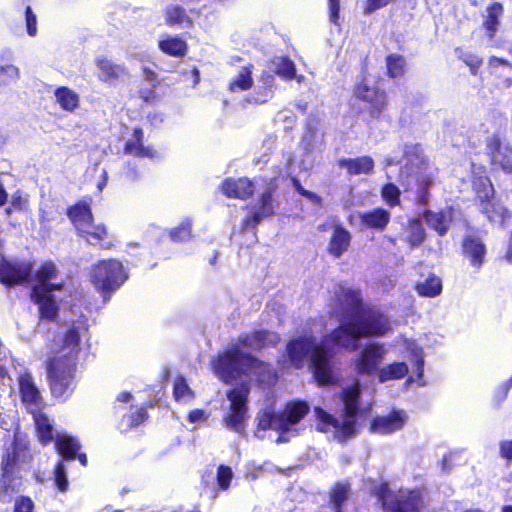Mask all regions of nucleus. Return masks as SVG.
I'll list each match as a JSON object with an SVG mask.
<instances>
[{
	"instance_id": "nucleus-10",
	"label": "nucleus",
	"mask_w": 512,
	"mask_h": 512,
	"mask_svg": "<svg viewBox=\"0 0 512 512\" xmlns=\"http://www.w3.org/2000/svg\"><path fill=\"white\" fill-rule=\"evenodd\" d=\"M32 271L31 264L27 261L0 260V282L5 285H17L24 283Z\"/></svg>"
},
{
	"instance_id": "nucleus-53",
	"label": "nucleus",
	"mask_w": 512,
	"mask_h": 512,
	"mask_svg": "<svg viewBox=\"0 0 512 512\" xmlns=\"http://www.w3.org/2000/svg\"><path fill=\"white\" fill-rule=\"evenodd\" d=\"M34 508L33 501L28 497H20L16 500L14 512H32Z\"/></svg>"
},
{
	"instance_id": "nucleus-3",
	"label": "nucleus",
	"mask_w": 512,
	"mask_h": 512,
	"mask_svg": "<svg viewBox=\"0 0 512 512\" xmlns=\"http://www.w3.org/2000/svg\"><path fill=\"white\" fill-rule=\"evenodd\" d=\"M85 327L73 326L65 334L63 345L55 356L48 363V377L52 394L61 398L72 389L75 361L80 351L81 333Z\"/></svg>"
},
{
	"instance_id": "nucleus-2",
	"label": "nucleus",
	"mask_w": 512,
	"mask_h": 512,
	"mask_svg": "<svg viewBox=\"0 0 512 512\" xmlns=\"http://www.w3.org/2000/svg\"><path fill=\"white\" fill-rule=\"evenodd\" d=\"M279 341L280 337L275 332L255 331L241 335L237 342L231 343L224 352L213 359L212 369L220 380L228 384L241 381L240 386L227 391L229 407L222 420L226 428L241 433L248 418L249 386L242 378L255 379L262 383H270L275 379V373L269 364L258 361L245 353L243 348L260 349L274 346Z\"/></svg>"
},
{
	"instance_id": "nucleus-5",
	"label": "nucleus",
	"mask_w": 512,
	"mask_h": 512,
	"mask_svg": "<svg viewBox=\"0 0 512 512\" xmlns=\"http://www.w3.org/2000/svg\"><path fill=\"white\" fill-rule=\"evenodd\" d=\"M56 266L51 262L41 265L36 273V284L32 290V299L38 305L40 317L52 320L57 315L58 307L51 292L59 290L62 283H54Z\"/></svg>"
},
{
	"instance_id": "nucleus-11",
	"label": "nucleus",
	"mask_w": 512,
	"mask_h": 512,
	"mask_svg": "<svg viewBox=\"0 0 512 512\" xmlns=\"http://www.w3.org/2000/svg\"><path fill=\"white\" fill-rule=\"evenodd\" d=\"M385 349L379 344L367 345L353 360L354 369L358 373L372 374L383 361Z\"/></svg>"
},
{
	"instance_id": "nucleus-28",
	"label": "nucleus",
	"mask_w": 512,
	"mask_h": 512,
	"mask_svg": "<svg viewBox=\"0 0 512 512\" xmlns=\"http://www.w3.org/2000/svg\"><path fill=\"white\" fill-rule=\"evenodd\" d=\"M408 373V367L404 362H394L386 365L379 370V380L386 382L389 380H397L405 377Z\"/></svg>"
},
{
	"instance_id": "nucleus-12",
	"label": "nucleus",
	"mask_w": 512,
	"mask_h": 512,
	"mask_svg": "<svg viewBox=\"0 0 512 512\" xmlns=\"http://www.w3.org/2000/svg\"><path fill=\"white\" fill-rule=\"evenodd\" d=\"M408 421L403 410H393L387 415L377 416L370 424V431L377 434H391L401 430Z\"/></svg>"
},
{
	"instance_id": "nucleus-35",
	"label": "nucleus",
	"mask_w": 512,
	"mask_h": 512,
	"mask_svg": "<svg viewBox=\"0 0 512 512\" xmlns=\"http://www.w3.org/2000/svg\"><path fill=\"white\" fill-rule=\"evenodd\" d=\"M407 240L412 246L419 245L423 242L425 237L424 229L418 220H411L408 224Z\"/></svg>"
},
{
	"instance_id": "nucleus-8",
	"label": "nucleus",
	"mask_w": 512,
	"mask_h": 512,
	"mask_svg": "<svg viewBox=\"0 0 512 512\" xmlns=\"http://www.w3.org/2000/svg\"><path fill=\"white\" fill-rule=\"evenodd\" d=\"M127 276L123 265L117 260H103L93 266L90 272V281L96 289L103 293L118 289Z\"/></svg>"
},
{
	"instance_id": "nucleus-25",
	"label": "nucleus",
	"mask_w": 512,
	"mask_h": 512,
	"mask_svg": "<svg viewBox=\"0 0 512 512\" xmlns=\"http://www.w3.org/2000/svg\"><path fill=\"white\" fill-rule=\"evenodd\" d=\"M56 102L61 108L68 112H73L79 106V95L68 87H59L54 93Z\"/></svg>"
},
{
	"instance_id": "nucleus-7",
	"label": "nucleus",
	"mask_w": 512,
	"mask_h": 512,
	"mask_svg": "<svg viewBox=\"0 0 512 512\" xmlns=\"http://www.w3.org/2000/svg\"><path fill=\"white\" fill-rule=\"evenodd\" d=\"M68 215L73 222L79 236L88 243L95 245L103 241L108 236V231L104 224H95L89 205L84 203L76 204L71 207Z\"/></svg>"
},
{
	"instance_id": "nucleus-43",
	"label": "nucleus",
	"mask_w": 512,
	"mask_h": 512,
	"mask_svg": "<svg viewBox=\"0 0 512 512\" xmlns=\"http://www.w3.org/2000/svg\"><path fill=\"white\" fill-rule=\"evenodd\" d=\"M233 479V472L230 467L220 465L217 469V483L221 490H227Z\"/></svg>"
},
{
	"instance_id": "nucleus-6",
	"label": "nucleus",
	"mask_w": 512,
	"mask_h": 512,
	"mask_svg": "<svg viewBox=\"0 0 512 512\" xmlns=\"http://www.w3.org/2000/svg\"><path fill=\"white\" fill-rule=\"evenodd\" d=\"M375 494L386 512H420L421 498L417 491L389 489L386 483L375 488Z\"/></svg>"
},
{
	"instance_id": "nucleus-54",
	"label": "nucleus",
	"mask_w": 512,
	"mask_h": 512,
	"mask_svg": "<svg viewBox=\"0 0 512 512\" xmlns=\"http://www.w3.org/2000/svg\"><path fill=\"white\" fill-rule=\"evenodd\" d=\"M422 155V149L419 144H405L404 145V155L403 157L407 160H412V158H419Z\"/></svg>"
},
{
	"instance_id": "nucleus-23",
	"label": "nucleus",
	"mask_w": 512,
	"mask_h": 512,
	"mask_svg": "<svg viewBox=\"0 0 512 512\" xmlns=\"http://www.w3.org/2000/svg\"><path fill=\"white\" fill-rule=\"evenodd\" d=\"M360 219L363 224L370 228L383 230L390 221V213L387 210L376 208L362 213Z\"/></svg>"
},
{
	"instance_id": "nucleus-39",
	"label": "nucleus",
	"mask_w": 512,
	"mask_h": 512,
	"mask_svg": "<svg viewBox=\"0 0 512 512\" xmlns=\"http://www.w3.org/2000/svg\"><path fill=\"white\" fill-rule=\"evenodd\" d=\"M348 493H349V486L345 483H338L333 488V490L331 492V502L333 503L335 508L338 510L337 512H341L339 509L341 508L342 504L347 499Z\"/></svg>"
},
{
	"instance_id": "nucleus-42",
	"label": "nucleus",
	"mask_w": 512,
	"mask_h": 512,
	"mask_svg": "<svg viewBox=\"0 0 512 512\" xmlns=\"http://www.w3.org/2000/svg\"><path fill=\"white\" fill-rule=\"evenodd\" d=\"M54 481L59 491L65 492L68 489L69 482L66 475V469L62 462H59L54 470Z\"/></svg>"
},
{
	"instance_id": "nucleus-40",
	"label": "nucleus",
	"mask_w": 512,
	"mask_h": 512,
	"mask_svg": "<svg viewBox=\"0 0 512 512\" xmlns=\"http://www.w3.org/2000/svg\"><path fill=\"white\" fill-rule=\"evenodd\" d=\"M14 461H15V457L13 456L11 458L9 454L7 455L6 459H4V461H3V464H2L3 475H2V478L0 479V497L1 498H5L6 493L8 492L7 483L9 481V474L12 470Z\"/></svg>"
},
{
	"instance_id": "nucleus-9",
	"label": "nucleus",
	"mask_w": 512,
	"mask_h": 512,
	"mask_svg": "<svg viewBox=\"0 0 512 512\" xmlns=\"http://www.w3.org/2000/svg\"><path fill=\"white\" fill-rule=\"evenodd\" d=\"M355 95L357 98L368 103V111L372 118L380 117L386 109V93L368 78H365L355 87Z\"/></svg>"
},
{
	"instance_id": "nucleus-17",
	"label": "nucleus",
	"mask_w": 512,
	"mask_h": 512,
	"mask_svg": "<svg viewBox=\"0 0 512 512\" xmlns=\"http://www.w3.org/2000/svg\"><path fill=\"white\" fill-rule=\"evenodd\" d=\"M19 385L23 402L31 411H38L41 404V395L32 376L29 373H24L19 379Z\"/></svg>"
},
{
	"instance_id": "nucleus-46",
	"label": "nucleus",
	"mask_w": 512,
	"mask_h": 512,
	"mask_svg": "<svg viewBox=\"0 0 512 512\" xmlns=\"http://www.w3.org/2000/svg\"><path fill=\"white\" fill-rule=\"evenodd\" d=\"M400 190L394 184H387L382 189V197L390 205L395 206L399 203Z\"/></svg>"
},
{
	"instance_id": "nucleus-45",
	"label": "nucleus",
	"mask_w": 512,
	"mask_h": 512,
	"mask_svg": "<svg viewBox=\"0 0 512 512\" xmlns=\"http://www.w3.org/2000/svg\"><path fill=\"white\" fill-rule=\"evenodd\" d=\"M27 204V197H25L22 192L16 191L11 195L10 207L6 209V212L10 214L13 210L21 211L26 208Z\"/></svg>"
},
{
	"instance_id": "nucleus-29",
	"label": "nucleus",
	"mask_w": 512,
	"mask_h": 512,
	"mask_svg": "<svg viewBox=\"0 0 512 512\" xmlns=\"http://www.w3.org/2000/svg\"><path fill=\"white\" fill-rule=\"evenodd\" d=\"M416 290L421 296L435 297L442 291V282L438 277L430 275L424 281L417 283Z\"/></svg>"
},
{
	"instance_id": "nucleus-50",
	"label": "nucleus",
	"mask_w": 512,
	"mask_h": 512,
	"mask_svg": "<svg viewBox=\"0 0 512 512\" xmlns=\"http://www.w3.org/2000/svg\"><path fill=\"white\" fill-rule=\"evenodd\" d=\"M146 418V413L143 409L137 410L135 413L132 414V416L127 420H123L121 425L125 428H131L138 426L140 423H142Z\"/></svg>"
},
{
	"instance_id": "nucleus-33",
	"label": "nucleus",
	"mask_w": 512,
	"mask_h": 512,
	"mask_svg": "<svg viewBox=\"0 0 512 512\" xmlns=\"http://www.w3.org/2000/svg\"><path fill=\"white\" fill-rule=\"evenodd\" d=\"M252 84L253 80L251 77V70L249 67H244L241 69L237 77L231 81L229 88L231 91L247 90L252 86Z\"/></svg>"
},
{
	"instance_id": "nucleus-16",
	"label": "nucleus",
	"mask_w": 512,
	"mask_h": 512,
	"mask_svg": "<svg viewBox=\"0 0 512 512\" xmlns=\"http://www.w3.org/2000/svg\"><path fill=\"white\" fill-rule=\"evenodd\" d=\"M55 445L58 453L64 459L73 460L77 457L83 466L87 465L88 460L86 454H78L81 446L75 438L67 434H57Z\"/></svg>"
},
{
	"instance_id": "nucleus-59",
	"label": "nucleus",
	"mask_w": 512,
	"mask_h": 512,
	"mask_svg": "<svg viewBox=\"0 0 512 512\" xmlns=\"http://www.w3.org/2000/svg\"><path fill=\"white\" fill-rule=\"evenodd\" d=\"M293 185L295 187V189L303 196L309 198L311 201L315 202V203H318L319 202V197L308 191V190H305L302 185L299 183V181L297 179H293Z\"/></svg>"
},
{
	"instance_id": "nucleus-1",
	"label": "nucleus",
	"mask_w": 512,
	"mask_h": 512,
	"mask_svg": "<svg viewBox=\"0 0 512 512\" xmlns=\"http://www.w3.org/2000/svg\"><path fill=\"white\" fill-rule=\"evenodd\" d=\"M361 297L358 290L340 286L334 293L331 313L347 317L331 334L318 340L311 329H303L286 346L289 367L302 368L309 362L313 375L322 385L335 380L331 361L337 346L354 351L358 339L371 335H382L391 330L387 317L378 310L360 311Z\"/></svg>"
},
{
	"instance_id": "nucleus-22",
	"label": "nucleus",
	"mask_w": 512,
	"mask_h": 512,
	"mask_svg": "<svg viewBox=\"0 0 512 512\" xmlns=\"http://www.w3.org/2000/svg\"><path fill=\"white\" fill-rule=\"evenodd\" d=\"M99 69V79L103 82H112L125 74V68L114 64L107 58H98L96 61Z\"/></svg>"
},
{
	"instance_id": "nucleus-4",
	"label": "nucleus",
	"mask_w": 512,
	"mask_h": 512,
	"mask_svg": "<svg viewBox=\"0 0 512 512\" xmlns=\"http://www.w3.org/2000/svg\"><path fill=\"white\" fill-rule=\"evenodd\" d=\"M360 395V386L355 383L345 389L341 394V402L343 410L340 418H336L321 408H315V413L318 423V429L321 432L332 433L333 437L339 441H344L347 438L355 435L356 428V415L358 412V399Z\"/></svg>"
},
{
	"instance_id": "nucleus-21",
	"label": "nucleus",
	"mask_w": 512,
	"mask_h": 512,
	"mask_svg": "<svg viewBox=\"0 0 512 512\" xmlns=\"http://www.w3.org/2000/svg\"><path fill=\"white\" fill-rule=\"evenodd\" d=\"M350 239V233L346 229L335 227L328 245L329 253L335 257H340L347 250Z\"/></svg>"
},
{
	"instance_id": "nucleus-24",
	"label": "nucleus",
	"mask_w": 512,
	"mask_h": 512,
	"mask_svg": "<svg viewBox=\"0 0 512 512\" xmlns=\"http://www.w3.org/2000/svg\"><path fill=\"white\" fill-rule=\"evenodd\" d=\"M425 220L429 227L436 230L440 235H443L446 233L452 220V210L448 209L437 213L427 211L425 213Z\"/></svg>"
},
{
	"instance_id": "nucleus-61",
	"label": "nucleus",
	"mask_w": 512,
	"mask_h": 512,
	"mask_svg": "<svg viewBox=\"0 0 512 512\" xmlns=\"http://www.w3.org/2000/svg\"><path fill=\"white\" fill-rule=\"evenodd\" d=\"M123 171H124L125 177L128 180H134L136 178V167H135V165H133L132 162L124 163Z\"/></svg>"
},
{
	"instance_id": "nucleus-55",
	"label": "nucleus",
	"mask_w": 512,
	"mask_h": 512,
	"mask_svg": "<svg viewBox=\"0 0 512 512\" xmlns=\"http://www.w3.org/2000/svg\"><path fill=\"white\" fill-rule=\"evenodd\" d=\"M208 417H209V413L207 411L203 410V409H195V410H192L188 414V420L191 423H202V422H205Z\"/></svg>"
},
{
	"instance_id": "nucleus-49",
	"label": "nucleus",
	"mask_w": 512,
	"mask_h": 512,
	"mask_svg": "<svg viewBox=\"0 0 512 512\" xmlns=\"http://www.w3.org/2000/svg\"><path fill=\"white\" fill-rule=\"evenodd\" d=\"M460 58L470 68V71L473 75L478 73V70L482 65V59L480 57L471 53H463Z\"/></svg>"
},
{
	"instance_id": "nucleus-14",
	"label": "nucleus",
	"mask_w": 512,
	"mask_h": 512,
	"mask_svg": "<svg viewBox=\"0 0 512 512\" xmlns=\"http://www.w3.org/2000/svg\"><path fill=\"white\" fill-rule=\"evenodd\" d=\"M220 189L228 198L246 200L255 192V183L247 177L226 178Z\"/></svg>"
},
{
	"instance_id": "nucleus-56",
	"label": "nucleus",
	"mask_w": 512,
	"mask_h": 512,
	"mask_svg": "<svg viewBox=\"0 0 512 512\" xmlns=\"http://www.w3.org/2000/svg\"><path fill=\"white\" fill-rule=\"evenodd\" d=\"M501 145H502V142H501L500 138H498L497 136H494L491 138V140L489 142V148L493 152V157H495V158H498L501 156H503L504 158L508 157L507 154L501 152Z\"/></svg>"
},
{
	"instance_id": "nucleus-62",
	"label": "nucleus",
	"mask_w": 512,
	"mask_h": 512,
	"mask_svg": "<svg viewBox=\"0 0 512 512\" xmlns=\"http://www.w3.org/2000/svg\"><path fill=\"white\" fill-rule=\"evenodd\" d=\"M488 63L490 68H495L498 67L499 65H510V63L507 60L498 57H491Z\"/></svg>"
},
{
	"instance_id": "nucleus-37",
	"label": "nucleus",
	"mask_w": 512,
	"mask_h": 512,
	"mask_svg": "<svg viewBox=\"0 0 512 512\" xmlns=\"http://www.w3.org/2000/svg\"><path fill=\"white\" fill-rule=\"evenodd\" d=\"M405 60L400 55H389L387 57V71L392 78L399 77L404 73Z\"/></svg>"
},
{
	"instance_id": "nucleus-60",
	"label": "nucleus",
	"mask_w": 512,
	"mask_h": 512,
	"mask_svg": "<svg viewBox=\"0 0 512 512\" xmlns=\"http://www.w3.org/2000/svg\"><path fill=\"white\" fill-rule=\"evenodd\" d=\"M340 0H329L330 20L337 24L339 17Z\"/></svg>"
},
{
	"instance_id": "nucleus-47",
	"label": "nucleus",
	"mask_w": 512,
	"mask_h": 512,
	"mask_svg": "<svg viewBox=\"0 0 512 512\" xmlns=\"http://www.w3.org/2000/svg\"><path fill=\"white\" fill-rule=\"evenodd\" d=\"M318 131L316 128L311 125L307 126V131L304 134L301 144L303 145L304 150L309 151L312 150L315 143L318 141Z\"/></svg>"
},
{
	"instance_id": "nucleus-58",
	"label": "nucleus",
	"mask_w": 512,
	"mask_h": 512,
	"mask_svg": "<svg viewBox=\"0 0 512 512\" xmlns=\"http://www.w3.org/2000/svg\"><path fill=\"white\" fill-rule=\"evenodd\" d=\"M500 456L508 461L512 460V440L500 442Z\"/></svg>"
},
{
	"instance_id": "nucleus-41",
	"label": "nucleus",
	"mask_w": 512,
	"mask_h": 512,
	"mask_svg": "<svg viewBox=\"0 0 512 512\" xmlns=\"http://www.w3.org/2000/svg\"><path fill=\"white\" fill-rule=\"evenodd\" d=\"M170 237L175 242H182L191 237V223L189 221L181 223L178 227L170 231Z\"/></svg>"
},
{
	"instance_id": "nucleus-64",
	"label": "nucleus",
	"mask_w": 512,
	"mask_h": 512,
	"mask_svg": "<svg viewBox=\"0 0 512 512\" xmlns=\"http://www.w3.org/2000/svg\"><path fill=\"white\" fill-rule=\"evenodd\" d=\"M143 72H144V74H145V78H146L148 81L152 82V81H154V80H155V78H156V74H155L152 70H150V69H148V68H144Z\"/></svg>"
},
{
	"instance_id": "nucleus-63",
	"label": "nucleus",
	"mask_w": 512,
	"mask_h": 512,
	"mask_svg": "<svg viewBox=\"0 0 512 512\" xmlns=\"http://www.w3.org/2000/svg\"><path fill=\"white\" fill-rule=\"evenodd\" d=\"M7 193L4 189L3 183L0 181V206H3L7 202Z\"/></svg>"
},
{
	"instance_id": "nucleus-48",
	"label": "nucleus",
	"mask_w": 512,
	"mask_h": 512,
	"mask_svg": "<svg viewBox=\"0 0 512 512\" xmlns=\"http://www.w3.org/2000/svg\"><path fill=\"white\" fill-rule=\"evenodd\" d=\"M351 174L367 173L372 169V162H341Z\"/></svg>"
},
{
	"instance_id": "nucleus-44",
	"label": "nucleus",
	"mask_w": 512,
	"mask_h": 512,
	"mask_svg": "<svg viewBox=\"0 0 512 512\" xmlns=\"http://www.w3.org/2000/svg\"><path fill=\"white\" fill-rule=\"evenodd\" d=\"M19 78V69L14 65H5L0 67V80L7 85L16 82Z\"/></svg>"
},
{
	"instance_id": "nucleus-26",
	"label": "nucleus",
	"mask_w": 512,
	"mask_h": 512,
	"mask_svg": "<svg viewBox=\"0 0 512 512\" xmlns=\"http://www.w3.org/2000/svg\"><path fill=\"white\" fill-rule=\"evenodd\" d=\"M256 420L259 429H273L283 434V422L280 419L279 413L275 414L272 410L265 409L258 413Z\"/></svg>"
},
{
	"instance_id": "nucleus-27",
	"label": "nucleus",
	"mask_w": 512,
	"mask_h": 512,
	"mask_svg": "<svg viewBox=\"0 0 512 512\" xmlns=\"http://www.w3.org/2000/svg\"><path fill=\"white\" fill-rule=\"evenodd\" d=\"M159 48L166 54L174 57H182L186 54L187 44L179 37H167L159 41Z\"/></svg>"
},
{
	"instance_id": "nucleus-18",
	"label": "nucleus",
	"mask_w": 512,
	"mask_h": 512,
	"mask_svg": "<svg viewBox=\"0 0 512 512\" xmlns=\"http://www.w3.org/2000/svg\"><path fill=\"white\" fill-rule=\"evenodd\" d=\"M404 350L402 353L415 363L417 379L410 377L407 382L416 381L419 385H423L422 375L424 371V358L422 348L415 341L405 339L403 342Z\"/></svg>"
},
{
	"instance_id": "nucleus-51",
	"label": "nucleus",
	"mask_w": 512,
	"mask_h": 512,
	"mask_svg": "<svg viewBox=\"0 0 512 512\" xmlns=\"http://www.w3.org/2000/svg\"><path fill=\"white\" fill-rule=\"evenodd\" d=\"M26 26L28 34L35 36L37 33V18L29 6L26 8Z\"/></svg>"
},
{
	"instance_id": "nucleus-34",
	"label": "nucleus",
	"mask_w": 512,
	"mask_h": 512,
	"mask_svg": "<svg viewBox=\"0 0 512 512\" xmlns=\"http://www.w3.org/2000/svg\"><path fill=\"white\" fill-rule=\"evenodd\" d=\"M166 21L169 25L182 24L184 22L191 23L189 17L185 13L184 8L179 5H174L167 8Z\"/></svg>"
},
{
	"instance_id": "nucleus-13",
	"label": "nucleus",
	"mask_w": 512,
	"mask_h": 512,
	"mask_svg": "<svg viewBox=\"0 0 512 512\" xmlns=\"http://www.w3.org/2000/svg\"><path fill=\"white\" fill-rule=\"evenodd\" d=\"M275 187L269 185L260 195L257 204L252 208L251 215L248 216L244 223L246 227H255L263 219L270 217L275 212L273 193Z\"/></svg>"
},
{
	"instance_id": "nucleus-31",
	"label": "nucleus",
	"mask_w": 512,
	"mask_h": 512,
	"mask_svg": "<svg viewBox=\"0 0 512 512\" xmlns=\"http://www.w3.org/2000/svg\"><path fill=\"white\" fill-rule=\"evenodd\" d=\"M503 12V6L498 3L494 2L491 6L487 9V16L486 20L484 21V27L489 32V36L493 37L494 33L497 30L498 24H499V17Z\"/></svg>"
},
{
	"instance_id": "nucleus-15",
	"label": "nucleus",
	"mask_w": 512,
	"mask_h": 512,
	"mask_svg": "<svg viewBox=\"0 0 512 512\" xmlns=\"http://www.w3.org/2000/svg\"><path fill=\"white\" fill-rule=\"evenodd\" d=\"M309 406L305 402H289L286 404L284 410L279 413L280 419L283 422V434L296 432L294 428L308 413Z\"/></svg>"
},
{
	"instance_id": "nucleus-19",
	"label": "nucleus",
	"mask_w": 512,
	"mask_h": 512,
	"mask_svg": "<svg viewBox=\"0 0 512 512\" xmlns=\"http://www.w3.org/2000/svg\"><path fill=\"white\" fill-rule=\"evenodd\" d=\"M463 254L470 264L479 268L485 257V246L477 238H466L463 242Z\"/></svg>"
},
{
	"instance_id": "nucleus-30",
	"label": "nucleus",
	"mask_w": 512,
	"mask_h": 512,
	"mask_svg": "<svg viewBox=\"0 0 512 512\" xmlns=\"http://www.w3.org/2000/svg\"><path fill=\"white\" fill-rule=\"evenodd\" d=\"M34 421L37 428L39 440L46 444L53 439L52 426L48 418L39 411L32 410Z\"/></svg>"
},
{
	"instance_id": "nucleus-52",
	"label": "nucleus",
	"mask_w": 512,
	"mask_h": 512,
	"mask_svg": "<svg viewBox=\"0 0 512 512\" xmlns=\"http://www.w3.org/2000/svg\"><path fill=\"white\" fill-rule=\"evenodd\" d=\"M486 214H487L489 220H491V221L497 222L499 220V221L504 222L508 215V211L504 207L497 206V207H493L492 211H490L486 208Z\"/></svg>"
},
{
	"instance_id": "nucleus-57",
	"label": "nucleus",
	"mask_w": 512,
	"mask_h": 512,
	"mask_svg": "<svg viewBox=\"0 0 512 512\" xmlns=\"http://www.w3.org/2000/svg\"><path fill=\"white\" fill-rule=\"evenodd\" d=\"M393 0H367L365 13L370 14L374 11L386 6L388 3L392 2Z\"/></svg>"
},
{
	"instance_id": "nucleus-38",
	"label": "nucleus",
	"mask_w": 512,
	"mask_h": 512,
	"mask_svg": "<svg viewBox=\"0 0 512 512\" xmlns=\"http://www.w3.org/2000/svg\"><path fill=\"white\" fill-rule=\"evenodd\" d=\"M174 396L176 400L184 402H187L194 397L193 391L189 388L183 377H179L175 381Z\"/></svg>"
},
{
	"instance_id": "nucleus-32",
	"label": "nucleus",
	"mask_w": 512,
	"mask_h": 512,
	"mask_svg": "<svg viewBox=\"0 0 512 512\" xmlns=\"http://www.w3.org/2000/svg\"><path fill=\"white\" fill-rule=\"evenodd\" d=\"M273 65L275 67L276 73L279 76L287 80L293 79V77L295 76L296 68L294 63L290 59L286 57L276 58L273 61Z\"/></svg>"
},
{
	"instance_id": "nucleus-36",
	"label": "nucleus",
	"mask_w": 512,
	"mask_h": 512,
	"mask_svg": "<svg viewBox=\"0 0 512 512\" xmlns=\"http://www.w3.org/2000/svg\"><path fill=\"white\" fill-rule=\"evenodd\" d=\"M474 188L477 196L482 201L490 199L494 194V188L486 177H479L474 181Z\"/></svg>"
},
{
	"instance_id": "nucleus-20",
	"label": "nucleus",
	"mask_w": 512,
	"mask_h": 512,
	"mask_svg": "<svg viewBox=\"0 0 512 512\" xmlns=\"http://www.w3.org/2000/svg\"><path fill=\"white\" fill-rule=\"evenodd\" d=\"M143 132L141 129H135L133 139L127 141L125 145L126 154L139 158H155L156 151L149 147H144L141 143Z\"/></svg>"
}]
</instances>
